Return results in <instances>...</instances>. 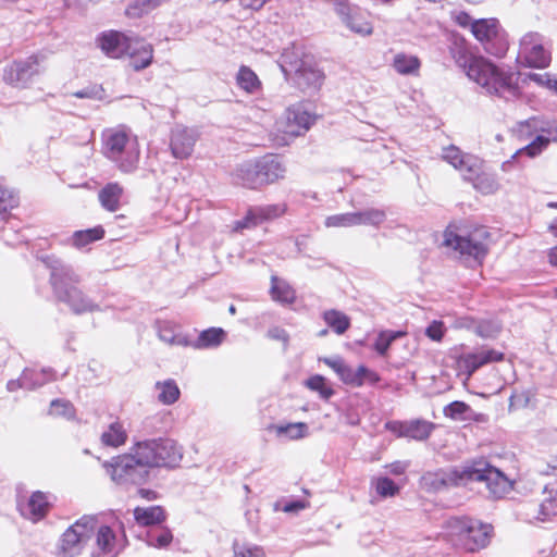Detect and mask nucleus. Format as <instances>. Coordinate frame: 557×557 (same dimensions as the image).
<instances>
[{"instance_id": "864d4df0", "label": "nucleus", "mask_w": 557, "mask_h": 557, "mask_svg": "<svg viewBox=\"0 0 557 557\" xmlns=\"http://www.w3.org/2000/svg\"><path fill=\"white\" fill-rule=\"evenodd\" d=\"M286 210L285 205H268L258 209V216L262 220H271L284 214Z\"/></svg>"}, {"instance_id": "9b49d317", "label": "nucleus", "mask_w": 557, "mask_h": 557, "mask_svg": "<svg viewBox=\"0 0 557 557\" xmlns=\"http://www.w3.org/2000/svg\"><path fill=\"white\" fill-rule=\"evenodd\" d=\"M471 33L484 50L493 55H503L507 50L505 33L497 18H480L471 24Z\"/></svg>"}, {"instance_id": "7ed1b4c3", "label": "nucleus", "mask_w": 557, "mask_h": 557, "mask_svg": "<svg viewBox=\"0 0 557 557\" xmlns=\"http://www.w3.org/2000/svg\"><path fill=\"white\" fill-rule=\"evenodd\" d=\"M442 158L457 170L465 181L470 182L479 193L491 195L498 190L497 178L485 169L484 162L480 158L465 153L456 146L444 148Z\"/></svg>"}, {"instance_id": "1a4fd4ad", "label": "nucleus", "mask_w": 557, "mask_h": 557, "mask_svg": "<svg viewBox=\"0 0 557 557\" xmlns=\"http://www.w3.org/2000/svg\"><path fill=\"white\" fill-rule=\"evenodd\" d=\"M444 244L461 255H468L479 260L487 252L488 233L485 228L481 227L467 235H462L448 228L444 234Z\"/></svg>"}, {"instance_id": "bf43d9fd", "label": "nucleus", "mask_w": 557, "mask_h": 557, "mask_svg": "<svg viewBox=\"0 0 557 557\" xmlns=\"http://www.w3.org/2000/svg\"><path fill=\"white\" fill-rule=\"evenodd\" d=\"M355 373L358 374V377L360 379L361 381V385L366 382V381H370V382H377L379 381V376L375 372L369 370L368 368H366L364 366H359L357 368V370H355Z\"/></svg>"}, {"instance_id": "4d7b16f0", "label": "nucleus", "mask_w": 557, "mask_h": 557, "mask_svg": "<svg viewBox=\"0 0 557 557\" xmlns=\"http://www.w3.org/2000/svg\"><path fill=\"white\" fill-rule=\"evenodd\" d=\"M444 333L445 326L441 321H433L425 331L426 336L435 342L442 341Z\"/></svg>"}, {"instance_id": "a19ab883", "label": "nucleus", "mask_w": 557, "mask_h": 557, "mask_svg": "<svg viewBox=\"0 0 557 557\" xmlns=\"http://www.w3.org/2000/svg\"><path fill=\"white\" fill-rule=\"evenodd\" d=\"M324 322L336 333L344 334L350 326V319L342 311L327 310L323 313Z\"/></svg>"}, {"instance_id": "393cba45", "label": "nucleus", "mask_w": 557, "mask_h": 557, "mask_svg": "<svg viewBox=\"0 0 557 557\" xmlns=\"http://www.w3.org/2000/svg\"><path fill=\"white\" fill-rule=\"evenodd\" d=\"M324 82V74L311 64H302L296 72L298 87L308 94L317 92Z\"/></svg>"}, {"instance_id": "c9c22d12", "label": "nucleus", "mask_w": 557, "mask_h": 557, "mask_svg": "<svg viewBox=\"0 0 557 557\" xmlns=\"http://www.w3.org/2000/svg\"><path fill=\"white\" fill-rule=\"evenodd\" d=\"M96 544L100 553L115 555L117 553V540L113 530L108 525H101L96 533Z\"/></svg>"}, {"instance_id": "ddd939ff", "label": "nucleus", "mask_w": 557, "mask_h": 557, "mask_svg": "<svg viewBox=\"0 0 557 557\" xmlns=\"http://www.w3.org/2000/svg\"><path fill=\"white\" fill-rule=\"evenodd\" d=\"M42 60L41 55L33 54L5 64L2 69L3 82L16 88L27 87L33 77L40 73Z\"/></svg>"}, {"instance_id": "c85d7f7f", "label": "nucleus", "mask_w": 557, "mask_h": 557, "mask_svg": "<svg viewBox=\"0 0 557 557\" xmlns=\"http://www.w3.org/2000/svg\"><path fill=\"white\" fill-rule=\"evenodd\" d=\"M237 183L249 188L263 186L257 159L245 161L239 164L234 172Z\"/></svg>"}, {"instance_id": "423d86ee", "label": "nucleus", "mask_w": 557, "mask_h": 557, "mask_svg": "<svg viewBox=\"0 0 557 557\" xmlns=\"http://www.w3.org/2000/svg\"><path fill=\"white\" fill-rule=\"evenodd\" d=\"M102 153L122 172H133L140 156L137 137L123 128L107 129L102 134Z\"/></svg>"}, {"instance_id": "a18cd8bd", "label": "nucleus", "mask_w": 557, "mask_h": 557, "mask_svg": "<svg viewBox=\"0 0 557 557\" xmlns=\"http://www.w3.org/2000/svg\"><path fill=\"white\" fill-rule=\"evenodd\" d=\"M173 541L172 531L168 528L156 529L147 532V544L154 548H165Z\"/></svg>"}, {"instance_id": "39448f33", "label": "nucleus", "mask_w": 557, "mask_h": 557, "mask_svg": "<svg viewBox=\"0 0 557 557\" xmlns=\"http://www.w3.org/2000/svg\"><path fill=\"white\" fill-rule=\"evenodd\" d=\"M78 274L70 267L57 260L51 265V284L61 301L67 304L76 313L99 310V306L78 288Z\"/></svg>"}, {"instance_id": "8fccbe9b", "label": "nucleus", "mask_w": 557, "mask_h": 557, "mask_svg": "<svg viewBox=\"0 0 557 557\" xmlns=\"http://www.w3.org/2000/svg\"><path fill=\"white\" fill-rule=\"evenodd\" d=\"M404 333L403 332H391V331H385V332H381L375 341V344H374V349L380 354V355H385L388 347L391 346V344L397 338V337H400L403 336Z\"/></svg>"}, {"instance_id": "6e6552de", "label": "nucleus", "mask_w": 557, "mask_h": 557, "mask_svg": "<svg viewBox=\"0 0 557 557\" xmlns=\"http://www.w3.org/2000/svg\"><path fill=\"white\" fill-rule=\"evenodd\" d=\"M107 474L115 484L143 485L148 482L150 475L131 454H123L103 463Z\"/></svg>"}, {"instance_id": "9d476101", "label": "nucleus", "mask_w": 557, "mask_h": 557, "mask_svg": "<svg viewBox=\"0 0 557 557\" xmlns=\"http://www.w3.org/2000/svg\"><path fill=\"white\" fill-rule=\"evenodd\" d=\"M518 60L529 67H547L552 58L545 38L536 32L524 34L520 39Z\"/></svg>"}, {"instance_id": "20e7f679", "label": "nucleus", "mask_w": 557, "mask_h": 557, "mask_svg": "<svg viewBox=\"0 0 557 557\" xmlns=\"http://www.w3.org/2000/svg\"><path fill=\"white\" fill-rule=\"evenodd\" d=\"M444 536L455 546L474 553L485 548L492 539L493 527L469 517H454L444 524Z\"/></svg>"}, {"instance_id": "7c9ffc66", "label": "nucleus", "mask_w": 557, "mask_h": 557, "mask_svg": "<svg viewBox=\"0 0 557 557\" xmlns=\"http://www.w3.org/2000/svg\"><path fill=\"white\" fill-rule=\"evenodd\" d=\"M309 492L304 490L302 494L297 497H283L273 504L274 511H282L288 515H297L301 510L309 507Z\"/></svg>"}, {"instance_id": "774afa93", "label": "nucleus", "mask_w": 557, "mask_h": 557, "mask_svg": "<svg viewBox=\"0 0 557 557\" xmlns=\"http://www.w3.org/2000/svg\"><path fill=\"white\" fill-rule=\"evenodd\" d=\"M548 231L557 237V216L549 222Z\"/></svg>"}, {"instance_id": "58836bf2", "label": "nucleus", "mask_w": 557, "mask_h": 557, "mask_svg": "<svg viewBox=\"0 0 557 557\" xmlns=\"http://www.w3.org/2000/svg\"><path fill=\"white\" fill-rule=\"evenodd\" d=\"M271 283V296L273 300L283 304H292L295 300V290L287 282L273 276Z\"/></svg>"}, {"instance_id": "f704fd0d", "label": "nucleus", "mask_w": 557, "mask_h": 557, "mask_svg": "<svg viewBox=\"0 0 557 557\" xmlns=\"http://www.w3.org/2000/svg\"><path fill=\"white\" fill-rule=\"evenodd\" d=\"M101 443L104 446L120 447L126 443L127 432L120 421H114L102 432Z\"/></svg>"}, {"instance_id": "5fc2aeb1", "label": "nucleus", "mask_w": 557, "mask_h": 557, "mask_svg": "<svg viewBox=\"0 0 557 557\" xmlns=\"http://www.w3.org/2000/svg\"><path fill=\"white\" fill-rule=\"evenodd\" d=\"M527 78L530 82L535 83L537 86L543 87L547 89L548 91L552 89L553 82L555 78L554 74L550 73H530L528 74Z\"/></svg>"}, {"instance_id": "e433bc0d", "label": "nucleus", "mask_w": 557, "mask_h": 557, "mask_svg": "<svg viewBox=\"0 0 557 557\" xmlns=\"http://www.w3.org/2000/svg\"><path fill=\"white\" fill-rule=\"evenodd\" d=\"M225 337V332L220 327H211L202 331L195 342H191V347L196 349L215 348L222 344Z\"/></svg>"}, {"instance_id": "603ef678", "label": "nucleus", "mask_w": 557, "mask_h": 557, "mask_svg": "<svg viewBox=\"0 0 557 557\" xmlns=\"http://www.w3.org/2000/svg\"><path fill=\"white\" fill-rule=\"evenodd\" d=\"M234 557H265V554L260 546L237 544L234 547Z\"/></svg>"}, {"instance_id": "e2e57ef3", "label": "nucleus", "mask_w": 557, "mask_h": 557, "mask_svg": "<svg viewBox=\"0 0 557 557\" xmlns=\"http://www.w3.org/2000/svg\"><path fill=\"white\" fill-rule=\"evenodd\" d=\"M454 20L458 25H460L462 27H470V28H471V24L475 21V20H472L471 16L466 12L455 13Z\"/></svg>"}, {"instance_id": "49530a36", "label": "nucleus", "mask_w": 557, "mask_h": 557, "mask_svg": "<svg viewBox=\"0 0 557 557\" xmlns=\"http://www.w3.org/2000/svg\"><path fill=\"white\" fill-rule=\"evenodd\" d=\"M444 413L446 417L457 421H465L473 417V411L463 401L450 403L444 408Z\"/></svg>"}, {"instance_id": "aec40b11", "label": "nucleus", "mask_w": 557, "mask_h": 557, "mask_svg": "<svg viewBox=\"0 0 557 557\" xmlns=\"http://www.w3.org/2000/svg\"><path fill=\"white\" fill-rule=\"evenodd\" d=\"M198 134L195 129L182 125L171 132L170 148L175 159L184 160L191 156Z\"/></svg>"}, {"instance_id": "4468645a", "label": "nucleus", "mask_w": 557, "mask_h": 557, "mask_svg": "<svg viewBox=\"0 0 557 557\" xmlns=\"http://www.w3.org/2000/svg\"><path fill=\"white\" fill-rule=\"evenodd\" d=\"M343 24L352 33L361 37L373 34V24L369 15L360 8L350 4L347 0H329Z\"/></svg>"}, {"instance_id": "680f3d73", "label": "nucleus", "mask_w": 557, "mask_h": 557, "mask_svg": "<svg viewBox=\"0 0 557 557\" xmlns=\"http://www.w3.org/2000/svg\"><path fill=\"white\" fill-rule=\"evenodd\" d=\"M320 360L323 361L327 367H330L337 375L345 366V362L339 357L321 358Z\"/></svg>"}, {"instance_id": "3c124183", "label": "nucleus", "mask_w": 557, "mask_h": 557, "mask_svg": "<svg viewBox=\"0 0 557 557\" xmlns=\"http://www.w3.org/2000/svg\"><path fill=\"white\" fill-rule=\"evenodd\" d=\"M50 414L72 419L74 418V409L66 400H53L50 405Z\"/></svg>"}, {"instance_id": "09e8293b", "label": "nucleus", "mask_w": 557, "mask_h": 557, "mask_svg": "<svg viewBox=\"0 0 557 557\" xmlns=\"http://www.w3.org/2000/svg\"><path fill=\"white\" fill-rule=\"evenodd\" d=\"M548 492V496L541 504L540 515L539 517L541 521H544L546 517L552 515H557V490H545Z\"/></svg>"}, {"instance_id": "a878e982", "label": "nucleus", "mask_w": 557, "mask_h": 557, "mask_svg": "<svg viewBox=\"0 0 557 557\" xmlns=\"http://www.w3.org/2000/svg\"><path fill=\"white\" fill-rule=\"evenodd\" d=\"M158 338L170 346L187 347L191 341L181 330V326L171 321H158L156 324Z\"/></svg>"}, {"instance_id": "4be33fe9", "label": "nucleus", "mask_w": 557, "mask_h": 557, "mask_svg": "<svg viewBox=\"0 0 557 557\" xmlns=\"http://www.w3.org/2000/svg\"><path fill=\"white\" fill-rule=\"evenodd\" d=\"M54 379V374L46 369H25L20 379L10 380L7 384L9 392H16L20 388L33 389Z\"/></svg>"}, {"instance_id": "052dcab7", "label": "nucleus", "mask_w": 557, "mask_h": 557, "mask_svg": "<svg viewBox=\"0 0 557 557\" xmlns=\"http://www.w3.org/2000/svg\"><path fill=\"white\" fill-rule=\"evenodd\" d=\"M385 428L396 436L405 437L406 421H389L385 424Z\"/></svg>"}, {"instance_id": "ea45409f", "label": "nucleus", "mask_w": 557, "mask_h": 557, "mask_svg": "<svg viewBox=\"0 0 557 557\" xmlns=\"http://www.w3.org/2000/svg\"><path fill=\"white\" fill-rule=\"evenodd\" d=\"M161 4V0H133L126 8L125 14L129 18H140Z\"/></svg>"}, {"instance_id": "0eeeda50", "label": "nucleus", "mask_w": 557, "mask_h": 557, "mask_svg": "<svg viewBox=\"0 0 557 557\" xmlns=\"http://www.w3.org/2000/svg\"><path fill=\"white\" fill-rule=\"evenodd\" d=\"M315 114L306 104L289 106L275 122V138L277 145L285 146L296 137L305 135L315 122Z\"/></svg>"}, {"instance_id": "de8ad7c7", "label": "nucleus", "mask_w": 557, "mask_h": 557, "mask_svg": "<svg viewBox=\"0 0 557 557\" xmlns=\"http://www.w3.org/2000/svg\"><path fill=\"white\" fill-rule=\"evenodd\" d=\"M18 205L15 194L0 180V213H4Z\"/></svg>"}, {"instance_id": "412c9836", "label": "nucleus", "mask_w": 557, "mask_h": 557, "mask_svg": "<svg viewBox=\"0 0 557 557\" xmlns=\"http://www.w3.org/2000/svg\"><path fill=\"white\" fill-rule=\"evenodd\" d=\"M124 59L128 60L129 66L135 71L144 70L153 60V47L145 39L134 36Z\"/></svg>"}, {"instance_id": "b1692460", "label": "nucleus", "mask_w": 557, "mask_h": 557, "mask_svg": "<svg viewBox=\"0 0 557 557\" xmlns=\"http://www.w3.org/2000/svg\"><path fill=\"white\" fill-rule=\"evenodd\" d=\"M129 453L149 475L152 474L154 468H158L157 440L138 442L129 449Z\"/></svg>"}, {"instance_id": "6ab92c4d", "label": "nucleus", "mask_w": 557, "mask_h": 557, "mask_svg": "<svg viewBox=\"0 0 557 557\" xmlns=\"http://www.w3.org/2000/svg\"><path fill=\"white\" fill-rule=\"evenodd\" d=\"M133 37L117 30L103 32L97 38V46L109 58L124 59Z\"/></svg>"}, {"instance_id": "c03bdc74", "label": "nucleus", "mask_w": 557, "mask_h": 557, "mask_svg": "<svg viewBox=\"0 0 557 557\" xmlns=\"http://www.w3.org/2000/svg\"><path fill=\"white\" fill-rule=\"evenodd\" d=\"M103 235H104V231L100 226L84 230V231H77L74 233V235L72 237V243L75 247L82 248L95 240L101 239L103 237Z\"/></svg>"}, {"instance_id": "338daca9", "label": "nucleus", "mask_w": 557, "mask_h": 557, "mask_svg": "<svg viewBox=\"0 0 557 557\" xmlns=\"http://www.w3.org/2000/svg\"><path fill=\"white\" fill-rule=\"evenodd\" d=\"M547 258L553 267H557V245L547 251Z\"/></svg>"}, {"instance_id": "5701e85b", "label": "nucleus", "mask_w": 557, "mask_h": 557, "mask_svg": "<svg viewBox=\"0 0 557 557\" xmlns=\"http://www.w3.org/2000/svg\"><path fill=\"white\" fill-rule=\"evenodd\" d=\"M158 468H173L178 466L183 459V448L175 441L170 438L157 440Z\"/></svg>"}, {"instance_id": "0e129e2a", "label": "nucleus", "mask_w": 557, "mask_h": 557, "mask_svg": "<svg viewBox=\"0 0 557 557\" xmlns=\"http://www.w3.org/2000/svg\"><path fill=\"white\" fill-rule=\"evenodd\" d=\"M269 336L273 339L282 341L283 343H287L288 335L285 330L280 327H274L269 331Z\"/></svg>"}, {"instance_id": "dca6fc26", "label": "nucleus", "mask_w": 557, "mask_h": 557, "mask_svg": "<svg viewBox=\"0 0 557 557\" xmlns=\"http://www.w3.org/2000/svg\"><path fill=\"white\" fill-rule=\"evenodd\" d=\"M385 212L379 209H368L358 212H347L330 215L325 219L326 227H352L358 225L380 226L385 221Z\"/></svg>"}, {"instance_id": "79ce46f5", "label": "nucleus", "mask_w": 557, "mask_h": 557, "mask_svg": "<svg viewBox=\"0 0 557 557\" xmlns=\"http://www.w3.org/2000/svg\"><path fill=\"white\" fill-rule=\"evenodd\" d=\"M433 430V424L424 420L406 421L405 437L416 441L426 440Z\"/></svg>"}, {"instance_id": "f257e3e1", "label": "nucleus", "mask_w": 557, "mask_h": 557, "mask_svg": "<svg viewBox=\"0 0 557 557\" xmlns=\"http://www.w3.org/2000/svg\"><path fill=\"white\" fill-rule=\"evenodd\" d=\"M468 483L485 484L487 487H504L509 484L507 478L484 459H473L463 462L448 471L428 472L421 479V484L429 487L460 485Z\"/></svg>"}, {"instance_id": "a211bd4d", "label": "nucleus", "mask_w": 557, "mask_h": 557, "mask_svg": "<svg viewBox=\"0 0 557 557\" xmlns=\"http://www.w3.org/2000/svg\"><path fill=\"white\" fill-rule=\"evenodd\" d=\"M540 134L527 146L518 149L511 157L512 160L520 158L521 156H528L529 158H535L541 154L549 145V143H557V122L547 121L541 128Z\"/></svg>"}, {"instance_id": "4c0bfd02", "label": "nucleus", "mask_w": 557, "mask_h": 557, "mask_svg": "<svg viewBox=\"0 0 557 557\" xmlns=\"http://www.w3.org/2000/svg\"><path fill=\"white\" fill-rule=\"evenodd\" d=\"M123 189L116 183L108 184L99 193V201L101 206L110 211L114 212L120 208V199L122 196Z\"/></svg>"}, {"instance_id": "37998d69", "label": "nucleus", "mask_w": 557, "mask_h": 557, "mask_svg": "<svg viewBox=\"0 0 557 557\" xmlns=\"http://www.w3.org/2000/svg\"><path fill=\"white\" fill-rule=\"evenodd\" d=\"M304 384L308 389L318 393L322 399L327 400L334 395V389L322 375H312Z\"/></svg>"}, {"instance_id": "2eb2a0df", "label": "nucleus", "mask_w": 557, "mask_h": 557, "mask_svg": "<svg viewBox=\"0 0 557 557\" xmlns=\"http://www.w3.org/2000/svg\"><path fill=\"white\" fill-rule=\"evenodd\" d=\"M52 502L47 492L24 490L17 497V509L24 518L36 522L48 513Z\"/></svg>"}, {"instance_id": "69168bd1", "label": "nucleus", "mask_w": 557, "mask_h": 557, "mask_svg": "<svg viewBox=\"0 0 557 557\" xmlns=\"http://www.w3.org/2000/svg\"><path fill=\"white\" fill-rule=\"evenodd\" d=\"M407 467H408L407 462L396 461V462L389 465L387 468H388L389 473H392V474H403L406 471Z\"/></svg>"}, {"instance_id": "2f4dec72", "label": "nucleus", "mask_w": 557, "mask_h": 557, "mask_svg": "<svg viewBox=\"0 0 557 557\" xmlns=\"http://www.w3.org/2000/svg\"><path fill=\"white\" fill-rule=\"evenodd\" d=\"M134 518L139 525L148 527L164 522L166 515L161 506L136 507Z\"/></svg>"}, {"instance_id": "cd10ccee", "label": "nucleus", "mask_w": 557, "mask_h": 557, "mask_svg": "<svg viewBox=\"0 0 557 557\" xmlns=\"http://www.w3.org/2000/svg\"><path fill=\"white\" fill-rule=\"evenodd\" d=\"M392 69L401 76H413L420 75L421 60L412 53L397 52L393 55Z\"/></svg>"}, {"instance_id": "f03ea898", "label": "nucleus", "mask_w": 557, "mask_h": 557, "mask_svg": "<svg viewBox=\"0 0 557 557\" xmlns=\"http://www.w3.org/2000/svg\"><path fill=\"white\" fill-rule=\"evenodd\" d=\"M467 77L475 83L482 92L508 99L518 95V83L515 74L492 61L471 55L463 63Z\"/></svg>"}, {"instance_id": "f8f14e48", "label": "nucleus", "mask_w": 557, "mask_h": 557, "mask_svg": "<svg viewBox=\"0 0 557 557\" xmlns=\"http://www.w3.org/2000/svg\"><path fill=\"white\" fill-rule=\"evenodd\" d=\"M96 521L91 517H83L63 533L59 549L63 557H75L95 533Z\"/></svg>"}, {"instance_id": "f3484780", "label": "nucleus", "mask_w": 557, "mask_h": 557, "mask_svg": "<svg viewBox=\"0 0 557 557\" xmlns=\"http://www.w3.org/2000/svg\"><path fill=\"white\" fill-rule=\"evenodd\" d=\"M503 357V352L494 349L482 348L473 352L456 356V367L459 372L466 373L467 379H469L480 367L491 362L500 361Z\"/></svg>"}, {"instance_id": "13d9d810", "label": "nucleus", "mask_w": 557, "mask_h": 557, "mask_svg": "<svg viewBox=\"0 0 557 557\" xmlns=\"http://www.w3.org/2000/svg\"><path fill=\"white\" fill-rule=\"evenodd\" d=\"M397 491L398 490H370V503L376 505L383 499L392 498L396 495Z\"/></svg>"}, {"instance_id": "6e6d98bb", "label": "nucleus", "mask_w": 557, "mask_h": 557, "mask_svg": "<svg viewBox=\"0 0 557 557\" xmlns=\"http://www.w3.org/2000/svg\"><path fill=\"white\" fill-rule=\"evenodd\" d=\"M339 379L345 383L352 386H361V381L355 370L348 366H344L338 374Z\"/></svg>"}, {"instance_id": "72a5a7b5", "label": "nucleus", "mask_w": 557, "mask_h": 557, "mask_svg": "<svg viewBox=\"0 0 557 557\" xmlns=\"http://www.w3.org/2000/svg\"><path fill=\"white\" fill-rule=\"evenodd\" d=\"M237 86L247 94H257L262 84L258 75L248 66L242 65L236 74Z\"/></svg>"}, {"instance_id": "bb28decb", "label": "nucleus", "mask_w": 557, "mask_h": 557, "mask_svg": "<svg viewBox=\"0 0 557 557\" xmlns=\"http://www.w3.org/2000/svg\"><path fill=\"white\" fill-rule=\"evenodd\" d=\"M260 176L263 185L273 184L285 175V168L274 156H264L257 159Z\"/></svg>"}, {"instance_id": "473e14b6", "label": "nucleus", "mask_w": 557, "mask_h": 557, "mask_svg": "<svg viewBox=\"0 0 557 557\" xmlns=\"http://www.w3.org/2000/svg\"><path fill=\"white\" fill-rule=\"evenodd\" d=\"M154 388L157 392V399L162 405L170 406L180 399V387L177 383L172 379L157 382Z\"/></svg>"}, {"instance_id": "c756f323", "label": "nucleus", "mask_w": 557, "mask_h": 557, "mask_svg": "<svg viewBox=\"0 0 557 557\" xmlns=\"http://www.w3.org/2000/svg\"><path fill=\"white\" fill-rule=\"evenodd\" d=\"M270 431L278 438L299 441L309 436V426L305 422H289L273 424Z\"/></svg>"}]
</instances>
